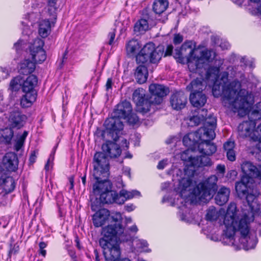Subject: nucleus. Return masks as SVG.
<instances>
[{
  "label": "nucleus",
  "instance_id": "nucleus-30",
  "mask_svg": "<svg viewBox=\"0 0 261 261\" xmlns=\"http://www.w3.org/2000/svg\"><path fill=\"white\" fill-rule=\"evenodd\" d=\"M38 78L34 75H29L27 79L23 81L22 85V89L25 93L37 92L34 89L35 86L37 85Z\"/></svg>",
  "mask_w": 261,
  "mask_h": 261
},
{
  "label": "nucleus",
  "instance_id": "nucleus-12",
  "mask_svg": "<svg viewBox=\"0 0 261 261\" xmlns=\"http://www.w3.org/2000/svg\"><path fill=\"white\" fill-rule=\"evenodd\" d=\"M124 230V228L122 225L116 226V224L108 225L103 227L101 231L103 237L99 239V244L102 240L105 241L107 243L119 241L118 237H120L123 233Z\"/></svg>",
  "mask_w": 261,
  "mask_h": 261
},
{
  "label": "nucleus",
  "instance_id": "nucleus-41",
  "mask_svg": "<svg viewBox=\"0 0 261 261\" xmlns=\"http://www.w3.org/2000/svg\"><path fill=\"white\" fill-rule=\"evenodd\" d=\"M141 193L137 190H132V191H128L125 190H121L119 192V196L122 197L124 200V202L127 199H130L135 196H140Z\"/></svg>",
  "mask_w": 261,
  "mask_h": 261
},
{
  "label": "nucleus",
  "instance_id": "nucleus-55",
  "mask_svg": "<svg viewBox=\"0 0 261 261\" xmlns=\"http://www.w3.org/2000/svg\"><path fill=\"white\" fill-rule=\"evenodd\" d=\"M235 147L233 141H228L223 144V148L225 151L234 150Z\"/></svg>",
  "mask_w": 261,
  "mask_h": 261
},
{
  "label": "nucleus",
  "instance_id": "nucleus-21",
  "mask_svg": "<svg viewBox=\"0 0 261 261\" xmlns=\"http://www.w3.org/2000/svg\"><path fill=\"white\" fill-rule=\"evenodd\" d=\"M250 97L248 93L247 97V105L242 109H240L236 112L240 113L241 111H243V113L246 115L248 114L249 121H251L253 123H255V121L261 119V101L257 103L255 106L251 110L248 112V107L249 106L248 98Z\"/></svg>",
  "mask_w": 261,
  "mask_h": 261
},
{
  "label": "nucleus",
  "instance_id": "nucleus-43",
  "mask_svg": "<svg viewBox=\"0 0 261 261\" xmlns=\"http://www.w3.org/2000/svg\"><path fill=\"white\" fill-rule=\"evenodd\" d=\"M185 175H187V177H183L182 178L179 182V186L181 189V192L180 193L181 196H182V193L184 191H186L187 188H189L191 184H192V177L194 175H188L186 174L185 173Z\"/></svg>",
  "mask_w": 261,
  "mask_h": 261
},
{
  "label": "nucleus",
  "instance_id": "nucleus-37",
  "mask_svg": "<svg viewBox=\"0 0 261 261\" xmlns=\"http://www.w3.org/2000/svg\"><path fill=\"white\" fill-rule=\"evenodd\" d=\"M208 156L202 154L199 156L195 157V159H193V162L191 163L194 164L193 168L195 169L196 167L210 166L211 162Z\"/></svg>",
  "mask_w": 261,
  "mask_h": 261
},
{
  "label": "nucleus",
  "instance_id": "nucleus-23",
  "mask_svg": "<svg viewBox=\"0 0 261 261\" xmlns=\"http://www.w3.org/2000/svg\"><path fill=\"white\" fill-rule=\"evenodd\" d=\"M241 169L244 174L242 176L250 177L253 179L254 178L261 179V170L251 162L249 161L243 162L241 165Z\"/></svg>",
  "mask_w": 261,
  "mask_h": 261
},
{
  "label": "nucleus",
  "instance_id": "nucleus-62",
  "mask_svg": "<svg viewBox=\"0 0 261 261\" xmlns=\"http://www.w3.org/2000/svg\"><path fill=\"white\" fill-rule=\"evenodd\" d=\"M36 151L34 150L31 152L29 158V165H33L36 162Z\"/></svg>",
  "mask_w": 261,
  "mask_h": 261
},
{
  "label": "nucleus",
  "instance_id": "nucleus-26",
  "mask_svg": "<svg viewBox=\"0 0 261 261\" xmlns=\"http://www.w3.org/2000/svg\"><path fill=\"white\" fill-rule=\"evenodd\" d=\"M3 163L8 171H15L18 164L17 154L12 152L7 153L3 158Z\"/></svg>",
  "mask_w": 261,
  "mask_h": 261
},
{
  "label": "nucleus",
  "instance_id": "nucleus-7",
  "mask_svg": "<svg viewBox=\"0 0 261 261\" xmlns=\"http://www.w3.org/2000/svg\"><path fill=\"white\" fill-rule=\"evenodd\" d=\"M217 180L218 178L216 175L211 176L197 185L193 189L192 193L201 201L211 199L217 191Z\"/></svg>",
  "mask_w": 261,
  "mask_h": 261
},
{
  "label": "nucleus",
  "instance_id": "nucleus-15",
  "mask_svg": "<svg viewBox=\"0 0 261 261\" xmlns=\"http://www.w3.org/2000/svg\"><path fill=\"white\" fill-rule=\"evenodd\" d=\"M150 93V100L152 104L159 105L163 101V97L169 93V89L164 86L152 84L149 87Z\"/></svg>",
  "mask_w": 261,
  "mask_h": 261
},
{
  "label": "nucleus",
  "instance_id": "nucleus-14",
  "mask_svg": "<svg viewBox=\"0 0 261 261\" xmlns=\"http://www.w3.org/2000/svg\"><path fill=\"white\" fill-rule=\"evenodd\" d=\"M133 99L138 107V111L142 113H146L150 111L151 105L150 97H146L145 91L142 88L135 90L133 94Z\"/></svg>",
  "mask_w": 261,
  "mask_h": 261
},
{
  "label": "nucleus",
  "instance_id": "nucleus-29",
  "mask_svg": "<svg viewBox=\"0 0 261 261\" xmlns=\"http://www.w3.org/2000/svg\"><path fill=\"white\" fill-rule=\"evenodd\" d=\"M190 101L193 107L199 108L204 106L207 101V97L202 92H191Z\"/></svg>",
  "mask_w": 261,
  "mask_h": 261
},
{
  "label": "nucleus",
  "instance_id": "nucleus-44",
  "mask_svg": "<svg viewBox=\"0 0 261 261\" xmlns=\"http://www.w3.org/2000/svg\"><path fill=\"white\" fill-rule=\"evenodd\" d=\"M207 110L204 109H202L199 112L197 115L200 116V118H202V121L203 122V126L201 128H210L211 126L209 124L207 123V121L209 118H212L213 117L215 118L216 120V124H217V119L213 115H210L208 117H207Z\"/></svg>",
  "mask_w": 261,
  "mask_h": 261
},
{
  "label": "nucleus",
  "instance_id": "nucleus-19",
  "mask_svg": "<svg viewBox=\"0 0 261 261\" xmlns=\"http://www.w3.org/2000/svg\"><path fill=\"white\" fill-rule=\"evenodd\" d=\"M188 148L184 151L180 155L181 160L185 162V168L184 169V172L186 174L188 175H194L195 172V169L193 168L194 164H191L193 162L194 159L195 157H193L191 152L196 151L193 150L190 147H188Z\"/></svg>",
  "mask_w": 261,
  "mask_h": 261
},
{
  "label": "nucleus",
  "instance_id": "nucleus-18",
  "mask_svg": "<svg viewBox=\"0 0 261 261\" xmlns=\"http://www.w3.org/2000/svg\"><path fill=\"white\" fill-rule=\"evenodd\" d=\"M27 117L18 110L10 112L8 118L9 124L11 128L20 129L25 123Z\"/></svg>",
  "mask_w": 261,
  "mask_h": 261
},
{
  "label": "nucleus",
  "instance_id": "nucleus-13",
  "mask_svg": "<svg viewBox=\"0 0 261 261\" xmlns=\"http://www.w3.org/2000/svg\"><path fill=\"white\" fill-rule=\"evenodd\" d=\"M44 41L39 38H36L33 43L29 46V51L32 58L35 63H42L46 59L45 50L43 48Z\"/></svg>",
  "mask_w": 261,
  "mask_h": 261
},
{
  "label": "nucleus",
  "instance_id": "nucleus-32",
  "mask_svg": "<svg viewBox=\"0 0 261 261\" xmlns=\"http://www.w3.org/2000/svg\"><path fill=\"white\" fill-rule=\"evenodd\" d=\"M230 192L229 188L225 187H221L215 196L216 203L220 206L224 205L228 200Z\"/></svg>",
  "mask_w": 261,
  "mask_h": 261
},
{
  "label": "nucleus",
  "instance_id": "nucleus-36",
  "mask_svg": "<svg viewBox=\"0 0 261 261\" xmlns=\"http://www.w3.org/2000/svg\"><path fill=\"white\" fill-rule=\"evenodd\" d=\"M169 6L168 0H154L152 4V10L156 14L161 15Z\"/></svg>",
  "mask_w": 261,
  "mask_h": 261
},
{
  "label": "nucleus",
  "instance_id": "nucleus-27",
  "mask_svg": "<svg viewBox=\"0 0 261 261\" xmlns=\"http://www.w3.org/2000/svg\"><path fill=\"white\" fill-rule=\"evenodd\" d=\"M47 12L49 18L42 20L39 24V34L42 38L46 37L49 34L51 24L54 25L57 17V16L56 19H54L49 15L47 10Z\"/></svg>",
  "mask_w": 261,
  "mask_h": 261
},
{
  "label": "nucleus",
  "instance_id": "nucleus-11",
  "mask_svg": "<svg viewBox=\"0 0 261 261\" xmlns=\"http://www.w3.org/2000/svg\"><path fill=\"white\" fill-rule=\"evenodd\" d=\"M106 130L102 133H107V135L111 137L115 142L117 141L119 138L120 132L123 128V122L118 119L112 115V117L108 118L105 122Z\"/></svg>",
  "mask_w": 261,
  "mask_h": 261
},
{
  "label": "nucleus",
  "instance_id": "nucleus-61",
  "mask_svg": "<svg viewBox=\"0 0 261 261\" xmlns=\"http://www.w3.org/2000/svg\"><path fill=\"white\" fill-rule=\"evenodd\" d=\"M216 170L218 173L223 175L225 172V166L224 165L218 164L216 167Z\"/></svg>",
  "mask_w": 261,
  "mask_h": 261
},
{
  "label": "nucleus",
  "instance_id": "nucleus-53",
  "mask_svg": "<svg viewBox=\"0 0 261 261\" xmlns=\"http://www.w3.org/2000/svg\"><path fill=\"white\" fill-rule=\"evenodd\" d=\"M129 123L132 124H136L139 121V118L136 114L131 112L126 118Z\"/></svg>",
  "mask_w": 261,
  "mask_h": 261
},
{
  "label": "nucleus",
  "instance_id": "nucleus-58",
  "mask_svg": "<svg viewBox=\"0 0 261 261\" xmlns=\"http://www.w3.org/2000/svg\"><path fill=\"white\" fill-rule=\"evenodd\" d=\"M183 36L179 34L174 35L173 38V43L175 45H177L181 43L183 41Z\"/></svg>",
  "mask_w": 261,
  "mask_h": 261
},
{
  "label": "nucleus",
  "instance_id": "nucleus-24",
  "mask_svg": "<svg viewBox=\"0 0 261 261\" xmlns=\"http://www.w3.org/2000/svg\"><path fill=\"white\" fill-rule=\"evenodd\" d=\"M102 150L107 156L115 158L119 156L121 153V149L119 145L112 141H107L102 144Z\"/></svg>",
  "mask_w": 261,
  "mask_h": 261
},
{
  "label": "nucleus",
  "instance_id": "nucleus-59",
  "mask_svg": "<svg viewBox=\"0 0 261 261\" xmlns=\"http://www.w3.org/2000/svg\"><path fill=\"white\" fill-rule=\"evenodd\" d=\"M115 38V30L114 29L110 32H109L108 34V38L109 39L108 44L109 45H112L114 42V40Z\"/></svg>",
  "mask_w": 261,
  "mask_h": 261
},
{
  "label": "nucleus",
  "instance_id": "nucleus-47",
  "mask_svg": "<svg viewBox=\"0 0 261 261\" xmlns=\"http://www.w3.org/2000/svg\"><path fill=\"white\" fill-rule=\"evenodd\" d=\"M255 141H258L256 148L261 152V123L257 127L252 137Z\"/></svg>",
  "mask_w": 261,
  "mask_h": 261
},
{
  "label": "nucleus",
  "instance_id": "nucleus-46",
  "mask_svg": "<svg viewBox=\"0 0 261 261\" xmlns=\"http://www.w3.org/2000/svg\"><path fill=\"white\" fill-rule=\"evenodd\" d=\"M219 215L218 212L215 207H210L206 215V219L211 221H215L218 218Z\"/></svg>",
  "mask_w": 261,
  "mask_h": 261
},
{
  "label": "nucleus",
  "instance_id": "nucleus-45",
  "mask_svg": "<svg viewBox=\"0 0 261 261\" xmlns=\"http://www.w3.org/2000/svg\"><path fill=\"white\" fill-rule=\"evenodd\" d=\"M139 48V42L134 40L129 41L126 46V51L128 55L134 54Z\"/></svg>",
  "mask_w": 261,
  "mask_h": 261
},
{
  "label": "nucleus",
  "instance_id": "nucleus-50",
  "mask_svg": "<svg viewBox=\"0 0 261 261\" xmlns=\"http://www.w3.org/2000/svg\"><path fill=\"white\" fill-rule=\"evenodd\" d=\"M27 44L24 43L22 40H18L16 43H15L14 45V48H15L16 52L19 54H21V51L24 49Z\"/></svg>",
  "mask_w": 261,
  "mask_h": 261
},
{
  "label": "nucleus",
  "instance_id": "nucleus-54",
  "mask_svg": "<svg viewBox=\"0 0 261 261\" xmlns=\"http://www.w3.org/2000/svg\"><path fill=\"white\" fill-rule=\"evenodd\" d=\"M141 19H145L148 24L149 23H151L153 21V18L151 16L150 13L148 12L147 9L143 10L142 18Z\"/></svg>",
  "mask_w": 261,
  "mask_h": 261
},
{
  "label": "nucleus",
  "instance_id": "nucleus-38",
  "mask_svg": "<svg viewBox=\"0 0 261 261\" xmlns=\"http://www.w3.org/2000/svg\"><path fill=\"white\" fill-rule=\"evenodd\" d=\"M36 97L37 92L25 93L21 98L20 105L23 108L30 107L36 100Z\"/></svg>",
  "mask_w": 261,
  "mask_h": 261
},
{
  "label": "nucleus",
  "instance_id": "nucleus-31",
  "mask_svg": "<svg viewBox=\"0 0 261 261\" xmlns=\"http://www.w3.org/2000/svg\"><path fill=\"white\" fill-rule=\"evenodd\" d=\"M36 68L35 63L29 59H25L19 64L18 71L20 74L28 75L33 72Z\"/></svg>",
  "mask_w": 261,
  "mask_h": 261
},
{
  "label": "nucleus",
  "instance_id": "nucleus-4",
  "mask_svg": "<svg viewBox=\"0 0 261 261\" xmlns=\"http://www.w3.org/2000/svg\"><path fill=\"white\" fill-rule=\"evenodd\" d=\"M261 183L256 184L250 177L242 176L240 181L235 184V189L238 197L246 199L248 205L253 209V203L260 194Z\"/></svg>",
  "mask_w": 261,
  "mask_h": 261
},
{
  "label": "nucleus",
  "instance_id": "nucleus-52",
  "mask_svg": "<svg viewBox=\"0 0 261 261\" xmlns=\"http://www.w3.org/2000/svg\"><path fill=\"white\" fill-rule=\"evenodd\" d=\"M19 250V247L17 244H15L14 245L12 244H10V249L8 252V256L9 258H11L12 255L17 254Z\"/></svg>",
  "mask_w": 261,
  "mask_h": 261
},
{
  "label": "nucleus",
  "instance_id": "nucleus-40",
  "mask_svg": "<svg viewBox=\"0 0 261 261\" xmlns=\"http://www.w3.org/2000/svg\"><path fill=\"white\" fill-rule=\"evenodd\" d=\"M59 0H47V6L46 8L47 9L49 15L54 19H56L57 16V11L58 9V5L57 2Z\"/></svg>",
  "mask_w": 261,
  "mask_h": 261
},
{
  "label": "nucleus",
  "instance_id": "nucleus-28",
  "mask_svg": "<svg viewBox=\"0 0 261 261\" xmlns=\"http://www.w3.org/2000/svg\"><path fill=\"white\" fill-rule=\"evenodd\" d=\"M255 126V123L250 121H244L238 127L239 135L241 137L246 138L251 136Z\"/></svg>",
  "mask_w": 261,
  "mask_h": 261
},
{
  "label": "nucleus",
  "instance_id": "nucleus-16",
  "mask_svg": "<svg viewBox=\"0 0 261 261\" xmlns=\"http://www.w3.org/2000/svg\"><path fill=\"white\" fill-rule=\"evenodd\" d=\"M216 53L212 49H205L202 50L200 53V57L195 60L194 67L192 68V72H199L200 69L204 68L206 64L205 62H211L216 57Z\"/></svg>",
  "mask_w": 261,
  "mask_h": 261
},
{
  "label": "nucleus",
  "instance_id": "nucleus-60",
  "mask_svg": "<svg viewBox=\"0 0 261 261\" xmlns=\"http://www.w3.org/2000/svg\"><path fill=\"white\" fill-rule=\"evenodd\" d=\"M24 141L18 138V139L16 141L15 144L14 145L15 149L17 151H19L21 148V147L23 146V145L24 144Z\"/></svg>",
  "mask_w": 261,
  "mask_h": 261
},
{
  "label": "nucleus",
  "instance_id": "nucleus-8",
  "mask_svg": "<svg viewBox=\"0 0 261 261\" xmlns=\"http://www.w3.org/2000/svg\"><path fill=\"white\" fill-rule=\"evenodd\" d=\"M93 176L95 180L107 179L109 175L110 163L107 155L102 152L95 153L93 160Z\"/></svg>",
  "mask_w": 261,
  "mask_h": 261
},
{
  "label": "nucleus",
  "instance_id": "nucleus-48",
  "mask_svg": "<svg viewBox=\"0 0 261 261\" xmlns=\"http://www.w3.org/2000/svg\"><path fill=\"white\" fill-rule=\"evenodd\" d=\"M22 87L21 79L17 76L11 80L10 83V88L13 91H18Z\"/></svg>",
  "mask_w": 261,
  "mask_h": 261
},
{
  "label": "nucleus",
  "instance_id": "nucleus-34",
  "mask_svg": "<svg viewBox=\"0 0 261 261\" xmlns=\"http://www.w3.org/2000/svg\"><path fill=\"white\" fill-rule=\"evenodd\" d=\"M148 75L147 68L144 65H139L136 68L135 77L138 83L143 84L146 82Z\"/></svg>",
  "mask_w": 261,
  "mask_h": 261
},
{
  "label": "nucleus",
  "instance_id": "nucleus-49",
  "mask_svg": "<svg viewBox=\"0 0 261 261\" xmlns=\"http://www.w3.org/2000/svg\"><path fill=\"white\" fill-rule=\"evenodd\" d=\"M201 122L203 123L202 118H200V117L199 115H195L189 119L188 124L189 126L193 127L198 125Z\"/></svg>",
  "mask_w": 261,
  "mask_h": 261
},
{
  "label": "nucleus",
  "instance_id": "nucleus-1",
  "mask_svg": "<svg viewBox=\"0 0 261 261\" xmlns=\"http://www.w3.org/2000/svg\"><path fill=\"white\" fill-rule=\"evenodd\" d=\"M227 70V72L224 71L221 73L219 80V68L216 66L210 67L206 71L205 79L213 84V95L218 97L222 91L225 99L228 101L233 112L236 113L239 110L245 108L247 105L248 91L245 89H240L241 84L237 80L227 85L230 80L229 75L230 78L237 76V67L229 66Z\"/></svg>",
  "mask_w": 261,
  "mask_h": 261
},
{
  "label": "nucleus",
  "instance_id": "nucleus-56",
  "mask_svg": "<svg viewBox=\"0 0 261 261\" xmlns=\"http://www.w3.org/2000/svg\"><path fill=\"white\" fill-rule=\"evenodd\" d=\"M47 246V244L44 242H41L39 244V254L45 257L46 254V251L44 248Z\"/></svg>",
  "mask_w": 261,
  "mask_h": 261
},
{
  "label": "nucleus",
  "instance_id": "nucleus-20",
  "mask_svg": "<svg viewBox=\"0 0 261 261\" xmlns=\"http://www.w3.org/2000/svg\"><path fill=\"white\" fill-rule=\"evenodd\" d=\"M132 107L130 103L126 100L118 103L114 110L112 115L120 120L125 119L129 114L132 112Z\"/></svg>",
  "mask_w": 261,
  "mask_h": 261
},
{
  "label": "nucleus",
  "instance_id": "nucleus-42",
  "mask_svg": "<svg viewBox=\"0 0 261 261\" xmlns=\"http://www.w3.org/2000/svg\"><path fill=\"white\" fill-rule=\"evenodd\" d=\"M149 24L145 19H140L138 20L134 26V31L135 32H144L148 30Z\"/></svg>",
  "mask_w": 261,
  "mask_h": 261
},
{
  "label": "nucleus",
  "instance_id": "nucleus-63",
  "mask_svg": "<svg viewBox=\"0 0 261 261\" xmlns=\"http://www.w3.org/2000/svg\"><path fill=\"white\" fill-rule=\"evenodd\" d=\"M137 242V245H138V247L141 248H144L148 245V243L146 240H139Z\"/></svg>",
  "mask_w": 261,
  "mask_h": 261
},
{
  "label": "nucleus",
  "instance_id": "nucleus-6",
  "mask_svg": "<svg viewBox=\"0 0 261 261\" xmlns=\"http://www.w3.org/2000/svg\"><path fill=\"white\" fill-rule=\"evenodd\" d=\"M164 53L163 46L155 47L152 42L146 43L136 56V60L138 64L144 63L148 60L152 64H157L161 60Z\"/></svg>",
  "mask_w": 261,
  "mask_h": 261
},
{
  "label": "nucleus",
  "instance_id": "nucleus-35",
  "mask_svg": "<svg viewBox=\"0 0 261 261\" xmlns=\"http://www.w3.org/2000/svg\"><path fill=\"white\" fill-rule=\"evenodd\" d=\"M14 136V132L12 128L6 127L0 129V143L6 145L11 144Z\"/></svg>",
  "mask_w": 261,
  "mask_h": 261
},
{
  "label": "nucleus",
  "instance_id": "nucleus-10",
  "mask_svg": "<svg viewBox=\"0 0 261 261\" xmlns=\"http://www.w3.org/2000/svg\"><path fill=\"white\" fill-rule=\"evenodd\" d=\"M99 245L102 248L105 261H119L120 259L121 251L119 241L107 243L102 240Z\"/></svg>",
  "mask_w": 261,
  "mask_h": 261
},
{
  "label": "nucleus",
  "instance_id": "nucleus-33",
  "mask_svg": "<svg viewBox=\"0 0 261 261\" xmlns=\"http://www.w3.org/2000/svg\"><path fill=\"white\" fill-rule=\"evenodd\" d=\"M203 79L197 78L193 80L191 83L187 86V89L192 92H202L205 89L206 85Z\"/></svg>",
  "mask_w": 261,
  "mask_h": 261
},
{
  "label": "nucleus",
  "instance_id": "nucleus-2",
  "mask_svg": "<svg viewBox=\"0 0 261 261\" xmlns=\"http://www.w3.org/2000/svg\"><path fill=\"white\" fill-rule=\"evenodd\" d=\"M207 123L210 128H199L197 131L191 132L185 135L182 139L183 144L193 150L199 151L204 155H211L217 150V147L211 140L215 137L216 120L209 118Z\"/></svg>",
  "mask_w": 261,
  "mask_h": 261
},
{
  "label": "nucleus",
  "instance_id": "nucleus-57",
  "mask_svg": "<svg viewBox=\"0 0 261 261\" xmlns=\"http://www.w3.org/2000/svg\"><path fill=\"white\" fill-rule=\"evenodd\" d=\"M226 152V154L227 159L233 162L236 159V152L234 150H230V151H227Z\"/></svg>",
  "mask_w": 261,
  "mask_h": 261
},
{
  "label": "nucleus",
  "instance_id": "nucleus-9",
  "mask_svg": "<svg viewBox=\"0 0 261 261\" xmlns=\"http://www.w3.org/2000/svg\"><path fill=\"white\" fill-rule=\"evenodd\" d=\"M192 45L191 41H186L180 48L175 49L173 55L174 58L177 59L179 63H183L186 59L188 64V67L192 72V67L194 65L193 61L196 59V56L194 55L195 50L192 48Z\"/></svg>",
  "mask_w": 261,
  "mask_h": 261
},
{
  "label": "nucleus",
  "instance_id": "nucleus-3",
  "mask_svg": "<svg viewBox=\"0 0 261 261\" xmlns=\"http://www.w3.org/2000/svg\"><path fill=\"white\" fill-rule=\"evenodd\" d=\"M237 207L235 203H230L224 216L223 223L225 226L224 233L229 243L234 244V236L237 231H239L243 236L249 232L248 216L245 214L241 217L237 216Z\"/></svg>",
  "mask_w": 261,
  "mask_h": 261
},
{
  "label": "nucleus",
  "instance_id": "nucleus-39",
  "mask_svg": "<svg viewBox=\"0 0 261 261\" xmlns=\"http://www.w3.org/2000/svg\"><path fill=\"white\" fill-rule=\"evenodd\" d=\"M248 233L249 232L246 236H243L241 233V241L244 244L243 246L246 250L254 248L257 242V239L256 237L252 239L250 238V237L248 238L247 235Z\"/></svg>",
  "mask_w": 261,
  "mask_h": 261
},
{
  "label": "nucleus",
  "instance_id": "nucleus-22",
  "mask_svg": "<svg viewBox=\"0 0 261 261\" xmlns=\"http://www.w3.org/2000/svg\"><path fill=\"white\" fill-rule=\"evenodd\" d=\"M170 102L172 108L176 110L184 109L187 102V97L182 91L173 93L170 97Z\"/></svg>",
  "mask_w": 261,
  "mask_h": 261
},
{
  "label": "nucleus",
  "instance_id": "nucleus-64",
  "mask_svg": "<svg viewBox=\"0 0 261 261\" xmlns=\"http://www.w3.org/2000/svg\"><path fill=\"white\" fill-rule=\"evenodd\" d=\"M173 46L172 45H168L167 46L166 51L164 54V57L171 56L173 52Z\"/></svg>",
  "mask_w": 261,
  "mask_h": 261
},
{
  "label": "nucleus",
  "instance_id": "nucleus-51",
  "mask_svg": "<svg viewBox=\"0 0 261 261\" xmlns=\"http://www.w3.org/2000/svg\"><path fill=\"white\" fill-rule=\"evenodd\" d=\"M112 222H114V224H116V226L118 225H122V216L120 213H116L111 216Z\"/></svg>",
  "mask_w": 261,
  "mask_h": 261
},
{
  "label": "nucleus",
  "instance_id": "nucleus-25",
  "mask_svg": "<svg viewBox=\"0 0 261 261\" xmlns=\"http://www.w3.org/2000/svg\"><path fill=\"white\" fill-rule=\"evenodd\" d=\"M110 217L109 210L106 208H101L96 212L92 217V221L95 227H101L108 220Z\"/></svg>",
  "mask_w": 261,
  "mask_h": 261
},
{
  "label": "nucleus",
  "instance_id": "nucleus-17",
  "mask_svg": "<svg viewBox=\"0 0 261 261\" xmlns=\"http://www.w3.org/2000/svg\"><path fill=\"white\" fill-rule=\"evenodd\" d=\"M3 176V191L0 193V204L5 205L6 204V196L14 191L16 183L12 177H6L5 171Z\"/></svg>",
  "mask_w": 261,
  "mask_h": 261
},
{
  "label": "nucleus",
  "instance_id": "nucleus-5",
  "mask_svg": "<svg viewBox=\"0 0 261 261\" xmlns=\"http://www.w3.org/2000/svg\"><path fill=\"white\" fill-rule=\"evenodd\" d=\"M112 188L111 182L108 179L104 178L96 181L93 185V191L95 195H99V200L102 203H124V200L119 196V194L112 190Z\"/></svg>",
  "mask_w": 261,
  "mask_h": 261
}]
</instances>
